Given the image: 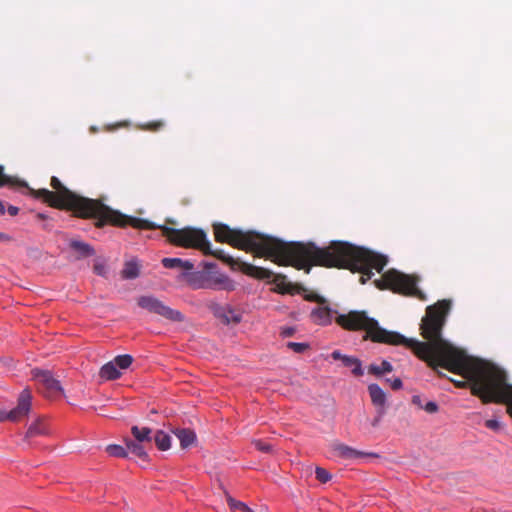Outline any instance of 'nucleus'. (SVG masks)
Instances as JSON below:
<instances>
[{
    "label": "nucleus",
    "instance_id": "18",
    "mask_svg": "<svg viewBox=\"0 0 512 512\" xmlns=\"http://www.w3.org/2000/svg\"><path fill=\"white\" fill-rule=\"evenodd\" d=\"M334 451L338 456L344 459H356L364 456L365 454L345 444H335Z\"/></svg>",
    "mask_w": 512,
    "mask_h": 512
},
{
    "label": "nucleus",
    "instance_id": "7",
    "mask_svg": "<svg viewBox=\"0 0 512 512\" xmlns=\"http://www.w3.org/2000/svg\"><path fill=\"white\" fill-rule=\"evenodd\" d=\"M204 254L212 255L217 259L228 264L232 269L239 270L244 274L257 279H270L273 276V273L270 270L246 263L239 258L235 259L229 255H226L225 252L221 249L212 250V248L210 247V252Z\"/></svg>",
    "mask_w": 512,
    "mask_h": 512
},
{
    "label": "nucleus",
    "instance_id": "14",
    "mask_svg": "<svg viewBox=\"0 0 512 512\" xmlns=\"http://www.w3.org/2000/svg\"><path fill=\"white\" fill-rule=\"evenodd\" d=\"M127 450L132 453L134 456L140 458L141 460H148V450L152 448V446L147 445L142 442H137L132 439H127L125 441Z\"/></svg>",
    "mask_w": 512,
    "mask_h": 512
},
{
    "label": "nucleus",
    "instance_id": "13",
    "mask_svg": "<svg viewBox=\"0 0 512 512\" xmlns=\"http://www.w3.org/2000/svg\"><path fill=\"white\" fill-rule=\"evenodd\" d=\"M171 431L178 438L182 449L190 447L197 440L196 433L192 429L174 428Z\"/></svg>",
    "mask_w": 512,
    "mask_h": 512
},
{
    "label": "nucleus",
    "instance_id": "34",
    "mask_svg": "<svg viewBox=\"0 0 512 512\" xmlns=\"http://www.w3.org/2000/svg\"><path fill=\"white\" fill-rule=\"evenodd\" d=\"M253 444H254L255 448L261 452L270 453L272 451V446L268 443L261 441V440H254Z\"/></svg>",
    "mask_w": 512,
    "mask_h": 512
},
{
    "label": "nucleus",
    "instance_id": "12",
    "mask_svg": "<svg viewBox=\"0 0 512 512\" xmlns=\"http://www.w3.org/2000/svg\"><path fill=\"white\" fill-rule=\"evenodd\" d=\"M334 314L338 315L337 311L332 310L327 303L314 308L310 316L315 324L326 326L332 323Z\"/></svg>",
    "mask_w": 512,
    "mask_h": 512
},
{
    "label": "nucleus",
    "instance_id": "3",
    "mask_svg": "<svg viewBox=\"0 0 512 512\" xmlns=\"http://www.w3.org/2000/svg\"><path fill=\"white\" fill-rule=\"evenodd\" d=\"M444 341L462 355L463 360L459 368L454 370L443 366L442 357L436 353L433 355L432 363L426 359L422 360L433 370L442 367L461 375L466 381H453L457 387L469 385L471 394L478 397L484 404H505L507 413L512 418V384L508 383L506 371L492 363L470 357L465 351L458 349L445 339Z\"/></svg>",
    "mask_w": 512,
    "mask_h": 512
},
{
    "label": "nucleus",
    "instance_id": "35",
    "mask_svg": "<svg viewBox=\"0 0 512 512\" xmlns=\"http://www.w3.org/2000/svg\"><path fill=\"white\" fill-rule=\"evenodd\" d=\"M14 184L15 181H13L8 175L4 174V168L0 165V187Z\"/></svg>",
    "mask_w": 512,
    "mask_h": 512
},
{
    "label": "nucleus",
    "instance_id": "43",
    "mask_svg": "<svg viewBox=\"0 0 512 512\" xmlns=\"http://www.w3.org/2000/svg\"><path fill=\"white\" fill-rule=\"evenodd\" d=\"M7 211H8V213H9V215H11V216H16V215L18 214V212H19V208H18V207H16V206H12V205H10V206L8 207Z\"/></svg>",
    "mask_w": 512,
    "mask_h": 512
},
{
    "label": "nucleus",
    "instance_id": "15",
    "mask_svg": "<svg viewBox=\"0 0 512 512\" xmlns=\"http://www.w3.org/2000/svg\"><path fill=\"white\" fill-rule=\"evenodd\" d=\"M368 392L371 398V401L377 409H385L386 405V393L378 384H370L368 386Z\"/></svg>",
    "mask_w": 512,
    "mask_h": 512
},
{
    "label": "nucleus",
    "instance_id": "29",
    "mask_svg": "<svg viewBox=\"0 0 512 512\" xmlns=\"http://www.w3.org/2000/svg\"><path fill=\"white\" fill-rule=\"evenodd\" d=\"M228 505L233 510H241L242 512H254L251 508H249L245 503L241 501H237L232 497L227 498Z\"/></svg>",
    "mask_w": 512,
    "mask_h": 512
},
{
    "label": "nucleus",
    "instance_id": "24",
    "mask_svg": "<svg viewBox=\"0 0 512 512\" xmlns=\"http://www.w3.org/2000/svg\"><path fill=\"white\" fill-rule=\"evenodd\" d=\"M139 264L136 261H128L125 263L121 276L123 279H135L139 276Z\"/></svg>",
    "mask_w": 512,
    "mask_h": 512
},
{
    "label": "nucleus",
    "instance_id": "31",
    "mask_svg": "<svg viewBox=\"0 0 512 512\" xmlns=\"http://www.w3.org/2000/svg\"><path fill=\"white\" fill-rule=\"evenodd\" d=\"M164 125H165L164 121H162V120H155V121H150V122H147V123L143 124L142 128L144 130L156 132V131L161 130L164 127Z\"/></svg>",
    "mask_w": 512,
    "mask_h": 512
},
{
    "label": "nucleus",
    "instance_id": "26",
    "mask_svg": "<svg viewBox=\"0 0 512 512\" xmlns=\"http://www.w3.org/2000/svg\"><path fill=\"white\" fill-rule=\"evenodd\" d=\"M343 365L345 367L351 368L352 369V373L355 376H362L363 375L362 364H361V361L358 358L352 357V356H346L344 358Z\"/></svg>",
    "mask_w": 512,
    "mask_h": 512
},
{
    "label": "nucleus",
    "instance_id": "41",
    "mask_svg": "<svg viewBox=\"0 0 512 512\" xmlns=\"http://www.w3.org/2000/svg\"><path fill=\"white\" fill-rule=\"evenodd\" d=\"M295 333V328L293 327H285L281 331V335L284 337H290Z\"/></svg>",
    "mask_w": 512,
    "mask_h": 512
},
{
    "label": "nucleus",
    "instance_id": "40",
    "mask_svg": "<svg viewBox=\"0 0 512 512\" xmlns=\"http://www.w3.org/2000/svg\"><path fill=\"white\" fill-rule=\"evenodd\" d=\"M388 383H390L393 390H399L402 387V381L400 378H395L393 380L386 379Z\"/></svg>",
    "mask_w": 512,
    "mask_h": 512
},
{
    "label": "nucleus",
    "instance_id": "8",
    "mask_svg": "<svg viewBox=\"0 0 512 512\" xmlns=\"http://www.w3.org/2000/svg\"><path fill=\"white\" fill-rule=\"evenodd\" d=\"M139 307L149 311L150 313L157 314L170 321L182 322L184 316L178 310H174L166 306L162 301L154 296H141L137 300Z\"/></svg>",
    "mask_w": 512,
    "mask_h": 512
},
{
    "label": "nucleus",
    "instance_id": "5",
    "mask_svg": "<svg viewBox=\"0 0 512 512\" xmlns=\"http://www.w3.org/2000/svg\"><path fill=\"white\" fill-rule=\"evenodd\" d=\"M120 223L121 224H117V227L123 228L131 226L142 230L160 229L168 241L176 246L198 249L202 253L210 252V242L207 240L206 233L201 229L192 227L175 229L166 225H157L146 219L132 217L125 214L124 218L120 220Z\"/></svg>",
    "mask_w": 512,
    "mask_h": 512
},
{
    "label": "nucleus",
    "instance_id": "44",
    "mask_svg": "<svg viewBox=\"0 0 512 512\" xmlns=\"http://www.w3.org/2000/svg\"><path fill=\"white\" fill-rule=\"evenodd\" d=\"M6 420L10 421L9 412H7L5 410H0V422L6 421Z\"/></svg>",
    "mask_w": 512,
    "mask_h": 512
},
{
    "label": "nucleus",
    "instance_id": "6",
    "mask_svg": "<svg viewBox=\"0 0 512 512\" xmlns=\"http://www.w3.org/2000/svg\"><path fill=\"white\" fill-rule=\"evenodd\" d=\"M418 280L417 276L404 274L395 269H390L382 274L379 279L374 280V284L380 290L387 289L394 293L405 296H414L424 300V294L417 287Z\"/></svg>",
    "mask_w": 512,
    "mask_h": 512
},
{
    "label": "nucleus",
    "instance_id": "37",
    "mask_svg": "<svg viewBox=\"0 0 512 512\" xmlns=\"http://www.w3.org/2000/svg\"><path fill=\"white\" fill-rule=\"evenodd\" d=\"M93 269L94 272L99 276H105L107 273L106 266L103 263H96Z\"/></svg>",
    "mask_w": 512,
    "mask_h": 512
},
{
    "label": "nucleus",
    "instance_id": "46",
    "mask_svg": "<svg viewBox=\"0 0 512 512\" xmlns=\"http://www.w3.org/2000/svg\"><path fill=\"white\" fill-rule=\"evenodd\" d=\"M11 237L5 233L0 232V242L10 241Z\"/></svg>",
    "mask_w": 512,
    "mask_h": 512
},
{
    "label": "nucleus",
    "instance_id": "1",
    "mask_svg": "<svg viewBox=\"0 0 512 512\" xmlns=\"http://www.w3.org/2000/svg\"><path fill=\"white\" fill-rule=\"evenodd\" d=\"M213 230L217 242L269 258L278 265L304 269L307 273L312 266L349 269L362 274V284L372 278V269L381 272L387 264L384 255L343 241H332L329 246L319 248L313 242H284L256 231L232 229L223 223H215Z\"/></svg>",
    "mask_w": 512,
    "mask_h": 512
},
{
    "label": "nucleus",
    "instance_id": "27",
    "mask_svg": "<svg viewBox=\"0 0 512 512\" xmlns=\"http://www.w3.org/2000/svg\"><path fill=\"white\" fill-rule=\"evenodd\" d=\"M133 362V357L128 354L118 355L114 358L113 363L120 369H127Z\"/></svg>",
    "mask_w": 512,
    "mask_h": 512
},
{
    "label": "nucleus",
    "instance_id": "20",
    "mask_svg": "<svg viewBox=\"0 0 512 512\" xmlns=\"http://www.w3.org/2000/svg\"><path fill=\"white\" fill-rule=\"evenodd\" d=\"M99 375L104 380H115L120 378L121 372L117 369L115 363L110 361L101 367Z\"/></svg>",
    "mask_w": 512,
    "mask_h": 512
},
{
    "label": "nucleus",
    "instance_id": "25",
    "mask_svg": "<svg viewBox=\"0 0 512 512\" xmlns=\"http://www.w3.org/2000/svg\"><path fill=\"white\" fill-rule=\"evenodd\" d=\"M393 371V366L390 362L383 360L380 365L371 364L368 366V373L374 375V376H381L384 373H390Z\"/></svg>",
    "mask_w": 512,
    "mask_h": 512
},
{
    "label": "nucleus",
    "instance_id": "28",
    "mask_svg": "<svg viewBox=\"0 0 512 512\" xmlns=\"http://www.w3.org/2000/svg\"><path fill=\"white\" fill-rule=\"evenodd\" d=\"M106 451L110 456L113 457H126L127 456V450L121 446L116 444H111L106 447Z\"/></svg>",
    "mask_w": 512,
    "mask_h": 512
},
{
    "label": "nucleus",
    "instance_id": "9",
    "mask_svg": "<svg viewBox=\"0 0 512 512\" xmlns=\"http://www.w3.org/2000/svg\"><path fill=\"white\" fill-rule=\"evenodd\" d=\"M33 379L35 380L38 390L46 397H57L63 392L60 382L55 379L52 373L48 370L32 371Z\"/></svg>",
    "mask_w": 512,
    "mask_h": 512
},
{
    "label": "nucleus",
    "instance_id": "42",
    "mask_svg": "<svg viewBox=\"0 0 512 512\" xmlns=\"http://www.w3.org/2000/svg\"><path fill=\"white\" fill-rule=\"evenodd\" d=\"M347 355H343L341 354L340 351L338 350H335L331 353V357L334 359V360H341L342 362L344 361V358L346 357Z\"/></svg>",
    "mask_w": 512,
    "mask_h": 512
},
{
    "label": "nucleus",
    "instance_id": "23",
    "mask_svg": "<svg viewBox=\"0 0 512 512\" xmlns=\"http://www.w3.org/2000/svg\"><path fill=\"white\" fill-rule=\"evenodd\" d=\"M213 289L234 290V283L225 275H219L207 286Z\"/></svg>",
    "mask_w": 512,
    "mask_h": 512
},
{
    "label": "nucleus",
    "instance_id": "17",
    "mask_svg": "<svg viewBox=\"0 0 512 512\" xmlns=\"http://www.w3.org/2000/svg\"><path fill=\"white\" fill-rule=\"evenodd\" d=\"M131 433L134 437V441L142 442L147 445L152 446V440L153 436L152 430L148 427H138V426H132Z\"/></svg>",
    "mask_w": 512,
    "mask_h": 512
},
{
    "label": "nucleus",
    "instance_id": "32",
    "mask_svg": "<svg viewBox=\"0 0 512 512\" xmlns=\"http://www.w3.org/2000/svg\"><path fill=\"white\" fill-rule=\"evenodd\" d=\"M315 474L316 479L321 483H326L332 478V475L322 467H316Z\"/></svg>",
    "mask_w": 512,
    "mask_h": 512
},
{
    "label": "nucleus",
    "instance_id": "38",
    "mask_svg": "<svg viewBox=\"0 0 512 512\" xmlns=\"http://www.w3.org/2000/svg\"><path fill=\"white\" fill-rule=\"evenodd\" d=\"M422 408L428 413H436L438 411V405L433 401L426 403Z\"/></svg>",
    "mask_w": 512,
    "mask_h": 512
},
{
    "label": "nucleus",
    "instance_id": "39",
    "mask_svg": "<svg viewBox=\"0 0 512 512\" xmlns=\"http://www.w3.org/2000/svg\"><path fill=\"white\" fill-rule=\"evenodd\" d=\"M384 414H385V409H377V416L372 421L373 427H377L379 425Z\"/></svg>",
    "mask_w": 512,
    "mask_h": 512
},
{
    "label": "nucleus",
    "instance_id": "16",
    "mask_svg": "<svg viewBox=\"0 0 512 512\" xmlns=\"http://www.w3.org/2000/svg\"><path fill=\"white\" fill-rule=\"evenodd\" d=\"M49 434V427L44 418H37L27 429L25 438L30 439L37 436H44Z\"/></svg>",
    "mask_w": 512,
    "mask_h": 512
},
{
    "label": "nucleus",
    "instance_id": "33",
    "mask_svg": "<svg viewBox=\"0 0 512 512\" xmlns=\"http://www.w3.org/2000/svg\"><path fill=\"white\" fill-rule=\"evenodd\" d=\"M286 345L295 353H303L309 348V345L307 343L288 342Z\"/></svg>",
    "mask_w": 512,
    "mask_h": 512
},
{
    "label": "nucleus",
    "instance_id": "21",
    "mask_svg": "<svg viewBox=\"0 0 512 512\" xmlns=\"http://www.w3.org/2000/svg\"><path fill=\"white\" fill-rule=\"evenodd\" d=\"M70 247L76 251L80 257H89L95 254L94 248L88 243L82 241L72 240L70 242Z\"/></svg>",
    "mask_w": 512,
    "mask_h": 512
},
{
    "label": "nucleus",
    "instance_id": "19",
    "mask_svg": "<svg viewBox=\"0 0 512 512\" xmlns=\"http://www.w3.org/2000/svg\"><path fill=\"white\" fill-rule=\"evenodd\" d=\"M161 262L167 269L181 268L189 271L194 268V264L191 261L180 258H163Z\"/></svg>",
    "mask_w": 512,
    "mask_h": 512
},
{
    "label": "nucleus",
    "instance_id": "2",
    "mask_svg": "<svg viewBox=\"0 0 512 512\" xmlns=\"http://www.w3.org/2000/svg\"><path fill=\"white\" fill-rule=\"evenodd\" d=\"M451 309L450 300H440L426 308V314L421 320V336L426 341L406 338L398 332L388 331L379 326L376 319L371 318L365 311L352 310L346 314H338L335 322L345 330L365 331L364 340L388 345H404L410 348L419 359L433 362L436 353L442 357V365L457 369L462 364V355L449 346L442 336L446 317Z\"/></svg>",
    "mask_w": 512,
    "mask_h": 512
},
{
    "label": "nucleus",
    "instance_id": "10",
    "mask_svg": "<svg viewBox=\"0 0 512 512\" xmlns=\"http://www.w3.org/2000/svg\"><path fill=\"white\" fill-rule=\"evenodd\" d=\"M31 392L28 389H24L19 397L17 406L9 411L10 421L18 422L28 415L31 409Z\"/></svg>",
    "mask_w": 512,
    "mask_h": 512
},
{
    "label": "nucleus",
    "instance_id": "36",
    "mask_svg": "<svg viewBox=\"0 0 512 512\" xmlns=\"http://www.w3.org/2000/svg\"><path fill=\"white\" fill-rule=\"evenodd\" d=\"M485 426L491 430L497 431L499 430L502 425L501 423L496 419H489L485 422Z\"/></svg>",
    "mask_w": 512,
    "mask_h": 512
},
{
    "label": "nucleus",
    "instance_id": "11",
    "mask_svg": "<svg viewBox=\"0 0 512 512\" xmlns=\"http://www.w3.org/2000/svg\"><path fill=\"white\" fill-rule=\"evenodd\" d=\"M209 308L223 324H238L241 321V315L236 313L230 306H222L212 302L209 304Z\"/></svg>",
    "mask_w": 512,
    "mask_h": 512
},
{
    "label": "nucleus",
    "instance_id": "4",
    "mask_svg": "<svg viewBox=\"0 0 512 512\" xmlns=\"http://www.w3.org/2000/svg\"><path fill=\"white\" fill-rule=\"evenodd\" d=\"M50 185L55 191L42 188L30 189V193L34 198L42 200L53 208L71 210L77 217L96 219L98 228L106 224L117 226L124 218L123 213L110 208L100 200L82 197L70 191L56 176L51 178Z\"/></svg>",
    "mask_w": 512,
    "mask_h": 512
},
{
    "label": "nucleus",
    "instance_id": "48",
    "mask_svg": "<svg viewBox=\"0 0 512 512\" xmlns=\"http://www.w3.org/2000/svg\"><path fill=\"white\" fill-rule=\"evenodd\" d=\"M212 266H213V264H206V268H210Z\"/></svg>",
    "mask_w": 512,
    "mask_h": 512
},
{
    "label": "nucleus",
    "instance_id": "30",
    "mask_svg": "<svg viewBox=\"0 0 512 512\" xmlns=\"http://www.w3.org/2000/svg\"><path fill=\"white\" fill-rule=\"evenodd\" d=\"M304 299L309 302L318 303L319 305H324L328 303V300L326 298L315 292L306 293L304 295Z\"/></svg>",
    "mask_w": 512,
    "mask_h": 512
},
{
    "label": "nucleus",
    "instance_id": "47",
    "mask_svg": "<svg viewBox=\"0 0 512 512\" xmlns=\"http://www.w3.org/2000/svg\"><path fill=\"white\" fill-rule=\"evenodd\" d=\"M5 211V204L4 202L0 201V215H3Z\"/></svg>",
    "mask_w": 512,
    "mask_h": 512
},
{
    "label": "nucleus",
    "instance_id": "22",
    "mask_svg": "<svg viewBox=\"0 0 512 512\" xmlns=\"http://www.w3.org/2000/svg\"><path fill=\"white\" fill-rule=\"evenodd\" d=\"M153 440L159 450L166 451L171 447V436L163 430H157L153 435Z\"/></svg>",
    "mask_w": 512,
    "mask_h": 512
},
{
    "label": "nucleus",
    "instance_id": "45",
    "mask_svg": "<svg viewBox=\"0 0 512 512\" xmlns=\"http://www.w3.org/2000/svg\"><path fill=\"white\" fill-rule=\"evenodd\" d=\"M412 402H413V404L418 405V406H420L421 408L423 407V406L421 405V398H420V396H418V395H415V396H413V397H412Z\"/></svg>",
    "mask_w": 512,
    "mask_h": 512
}]
</instances>
